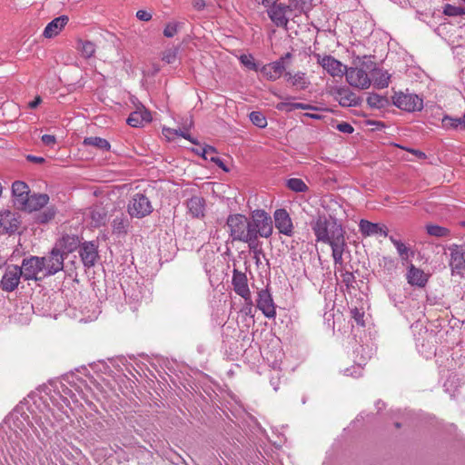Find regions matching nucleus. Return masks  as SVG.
<instances>
[{
	"label": "nucleus",
	"instance_id": "38",
	"mask_svg": "<svg viewBox=\"0 0 465 465\" xmlns=\"http://www.w3.org/2000/svg\"><path fill=\"white\" fill-rule=\"evenodd\" d=\"M442 124L445 128H452V129H465V124L462 120V117L452 118L450 116H445L442 119Z\"/></svg>",
	"mask_w": 465,
	"mask_h": 465
},
{
	"label": "nucleus",
	"instance_id": "19",
	"mask_svg": "<svg viewBox=\"0 0 465 465\" xmlns=\"http://www.w3.org/2000/svg\"><path fill=\"white\" fill-rule=\"evenodd\" d=\"M232 284L233 291L244 300H248L251 295V291L248 286L247 276L236 269L233 270Z\"/></svg>",
	"mask_w": 465,
	"mask_h": 465
},
{
	"label": "nucleus",
	"instance_id": "12",
	"mask_svg": "<svg viewBox=\"0 0 465 465\" xmlns=\"http://www.w3.org/2000/svg\"><path fill=\"white\" fill-rule=\"evenodd\" d=\"M292 9L289 5L282 4V3H272L270 7L267 10L268 16L272 20V22L278 27H286L289 19L287 17V13L291 12Z\"/></svg>",
	"mask_w": 465,
	"mask_h": 465
},
{
	"label": "nucleus",
	"instance_id": "60",
	"mask_svg": "<svg viewBox=\"0 0 465 465\" xmlns=\"http://www.w3.org/2000/svg\"><path fill=\"white\" fill-rule=\"evenodd\" d=\"M42 102V98L40 96H36L32 102L28 104V106L31 109L36 108Z\"/></svg>",
	"mask_w": 465,
	"mask_h": 465
},
{
	"label": "nucleus",
	"instance_id": "55",
	"mask_svg": "<svg viewBox=\"0 0 465 465\" xmlns=\"http://www.w3.org/2000/svg\"><path fill=\"white\" fill-rule=\"evenodd\" d=\"M294 104V103H286V102H282V103H279L277 105H276V108L280 111H286V112H292L293 110H295V108H292L291 105Z\"/></svg>",
	"mask_w": 465,
	"mask_h": 465
},
{
	"label": "nucleus",
	"instance_id": "17",
	"mask_svg": "<svg viewBox=\"0 0 465 465\" xmlns=\"http://www.w3.org/2000/svg\"><path fill=\"white\" fill-rule=\"evenodd\" d=\"M20 225L19 217L9 210L0 212V233L15 232Z\"/></svg>",
	"mask_w": 465,
	"mask_h": 465
},
{
	"label": "nucleus",
	"instance_id": "48",
	"mask_svg": "<svg viewBox=\"0 0 465 465\" xmlns=\"http://www.w3.org/2000/svg\"><path fill=\"white\" fill-rule=\"evenodd\" d=\"M390 76L387 73H381V76L379 79L374 80V84L379 88L387 87L389 84Z\"/></svg>",
	"mask_w": 465,
	"mask_h": 465
},
{
	"label": "nucleus",
	"instance_id": "43",
	"mask_svg": "<svg viewBox=\"0 0 465 465\" xmlns=\"http://www.w3.org/2000/svg\"><path fill=\"white\" fill-rule=\"evenodd\" d=\"M55 212L54 208H46L36 215V222L39 223H46L54 218Z\"/></svg>",
	"mask_w": 465,
	"mask_h": 465
},
{
	"label": "nucleus",
	"instance_id": "51",
	"mask_svg": "<svg viewBox=\"0 0 465 465\" xmlns=\"http://www.w3.org/2000/svg\"><path fill=\"white\" fill-rule=\"evenodd\" d=\"M336 128L338 131L344 134H351L354 131L353 127L346 122H341L338 124Z\"/></svg>",
	"mask_w": 465,
	"mask_h": 465
},
{
	"label": "nucleus",
	"instance_id": "14",
	"mask_svg": "<svg viewBox=\"0 0 465 465\" xmlns=\"http://www.w3.org/2000/svg\"><path fill=\"white\" fill-rule=\"evenodd\" d=\"M331 94L343 107L357 106L361 103L360 97L345 86L333 87Z\"/></svg>",
	"mask_w": 465,
	"mask_h": 465
},
{
	"label": "nucleus",
	"instance_id": "57",
	"mask_svg": "<svg viewBox=\"0 0 465 465\" xmlns=\"http://www.w3.org/2000/svg\"><path fill=\"white\" fill-rule=\"evenodd\" d=\"M352 317L355 319L358 324L363 325V313L361 312L358 309H354L351 311Z\"/></svg>",
	"mask_w": 465,
	"mask_h": 465
},
{
	"label": "nucleus",
	"instance_id": "49",
	"mask_svg": "<svg viewBox=\"0 0 465 465\" xmlns=\"http://www.w3.org/2000/svg\"><path fill=\"white\" fill-rule=\"evenodd\" d=\"M244 301H245V303L242 306V308L241 309V312L244 313L247 316L253 317V314H252V301L251 295L249 296L248 300H244Z\"/></svg>",
	"mask_w": 465,
	"mask_h": 465
},
{
	"label": "nucleus",
	"instance_id": "24",
	"mask_svg": "<svg viewBox=\"0 0 465 465\" xmlns=\"http://www.w3.org/2000/svg\"><path fill=\"white\" fill-rule=\"evenodd\" d=\"M152 121L151 113L143 106L137 108L134 112L131 113L127 118V124L132 127H142L145 124Z\"/></svg>",
	"mask_w": 465,
	"mask_h": 465
},
{
	"label": "nucleus",
	"instance_id": "25",
	"mask_svg": "<svg viewBox=\"0 0 465 465\" xmlns=\"http://www.w3.org/2000/svg\"><path fill=\"white\" fill-rule=\"evenodd\" d=\"M69 17L67 15H60L47 24L45 26L43 35L45 38H53L56 36L67 25Z\"/></svg>",
	"mask_w": 465,
	"mask_h": 465
},
{
	"label": "nucleus",
	"instance_id": "29",
	"mask_svg": "<svg viewBox=\"0 0 465 465\" xmlns=\"http://www.w3.org/2000/svg\"><path fill=\"white\" fill-rule=\"evenodd\" d=\"M189 213L193 217L199 218L204 215L205 201L201 196H193L186 203Z\"/></svg>",
	"mask_w": 465,
	"mask_h": 465
},
{
	"label": "nucleus",
	"instance_id": "8",
	"mask_svg": "<svg viewBox=\"0 0 465 465\" xmlns=\"http://www.w3.org/2000/svg\"><path fill=\"white\" fill-rule=\"evenodd\" d=\"M344 74L346 76L347 83L352 87L367 89L371 85V79L367 72L362 68L346 67V73Z\"/></svg>",
	"mask_w": 465,
	"mask_h": 465
},
{
	"label": "nucleus",
	"instance_id": "26",
	"mask_svg": "<svg viewBox=\"0 0 465 465\" xmlns=\"http://www.w3.org/2000/svg\"><path fill=\"white\" fill-rule=\"evenodd\" d=\"M49 201V196L45 193H35L28 196L26 204L21 207V210L34 212L45 207Z\"/></svg>",
	"mask_w": 465,
	"mask_h": 465
},
{
	"label": "nucleus",
	"instance_id": "50",
	"mask_svg": "<svg viewBox=\"0 0 465 465\" xmlns=\"http://www.w3.org/2000/svg\"><path fill=\"white\" fill-rule=\"evenodd\" d=\"M342 282L346 286H351L355 282V277L351 272H345L341 273Z\"/></svg>",
	"mask_w": 465,
	"mask_h": 465
},
{
	"label": "nucleus",
	"instance_id": "18",
	"mask_svg": "<svg viewBox=\"0 0 465 465\" xmlns=\"http://www.w3.org/2000/svg\"><path fill=\"white\" fill-rule=\"evenodd\" d=\"M79 254L84 265L91 268L98 259L97 245L94 242H85L80 246Z\"/></svg>",
	"mask_w": 465,
	"mask_h": 465
},
{
	"label": "nucleus",
	"instance_id": "13",
	"mask_svg": "<svg viewBox=\"0 0 465 465\" xmlns=\"http://www.w3.org/2000/svg\"><path fill=\"white\" fill-rule=\"evenodd\" d=\"M274 224L280 233L292 237L294 226L292 218L285 209H277L273 213Z\"/></svg>",
	"mask_w": 465,
	"mask_h": 465
},
{
	"label": "nucleus",
	"instance_id": "27",
	"mask_svg": "<svg viewBox=\"0 0 465 465\" xmlns=\"http://www.w3.org/2000/svg\"><path fill=\"white\" fill-rule=\"evenodd\" d=\"M407 280L412 286L424 287L428 282V275L422 270L411 264L407 272Z\"/></svg>",
	"mask_w": 465,
	"mask_h": 465
},
{
	"label": "nucleus",
	"instance_id": "1",
	"mask_svg": "<svg viewBox=\"0 0 465 465\" xmlns=\"http://www.w3.org/2000/svg\"><path fill=\"white\" fill-rule=\"evenodd\" d=\"M316 241L327 243L331 247V256L335 266L343 265V253L347 249L345 231L337 219L326 215H319L311 223Z\"/></svg>",
	"mask_w": 465,
	"mask_h": 465
},
{
	"label": "nucleus",
	"instance_id": "59",
	"mask_svg": "<svg viewBox=\"0 0 465 465\" xmlns=\"http://www.w3.org/2000/svg\"><path fill=\"white\" fill-rule=\"evenodd\" d=\"M27 160L35 163H43L45 162V159L40 156H35V155H27Z\"/></svg>",
	"mask_w": 465,
	"mask_h": 465
},
{
	"label": "nucleus",
	"instance_id": "9",
	"mask_svg": "<svg viewBox=\"0 0 465 465\" xmlns=\"http://www.w3.org/2000/svg\"><path fill=\"white\" fill-rule=\"evenodd\" d=\"M41 258L45 259V275L51 276L64 269V262L66 257L58 251V248L54 247L47 256Z\"/></svg>",
	"mask_w": 465,
	"mask_h": 465
},
{
	"label": "nucleus",
	"instance_id": "42",
	"mask_svg": "<svg viewBox=\"0 0 465 465\" xmlns=\"http://www.w3.org/2000/svg\"><path fill=\"white\" fill-rule=\"evenodd\" d=\"M249 118L251 122L259 128H264L267 125V119L261 112H252Z\"/></svg>",
	"mask_w": 465,
	"mask_h": 465
},
{
	"label": "nucleus",
	"instance_id": "54",
	"mask_svg": "<svg viewBox=\"0 0 465 465\" xmlns=\"http://www.w3.org/2000/svg\"><path fill=\"white\" fill-rule=\"evenodd\" d=\"M136 17L141 21H150L152 19V15L145 10H138L136 12Z\"/></svg>",
	"mask_w": 465,
	"mask_h": 465
},
{
	"label": "nucleus",
	"instance_id": "52",
	"mask_svg": "<svg viewBox=\"0 0 465 465\" xmlns=\"http://www.w3.org/2000/svg\"><path fill=\"white\" fill-rule=\"evenodd\" d=\"M41 141L42 143L45 144V145H47V146H54V143H56V138L54 135H52V134H44L42 137H41Z\"/></svg>",
	"mask_w": 465,
	"mask_h": 465
},
{
	"label": "nucleus",
	"instance_id": "45",
	"mask_svg": "<svg viewBox=\"0 0 465 465\" xmlns=\"http://www.w3.org/2000/svg\"><path fill=\"white\" fill-rule=\"evenodd\" d=\"M443 14L448 16H459L465 14L463 7L446 4L443 7Z\"/></svg>",
	"mask_w": 465,
	"mask_h": 465
},
{
	"label": "nucleus",
	"instance_id": "6",
	"mask_svg": "<svg viewBox=\"0 0 465 465\" xmlns=\"http://www.w3.org/2000/svg\"><path fill=\"white\" fill-rule=\"evenodd\" d=\"M153 205L144 194L135 193L128 203L127 211L131 217L142 219L152 213Z\"/></svg>",
	"mask_w": 465,
	"mask_h": 465
},
{
	"label": "nucleus",
	"instance_id": "4",
	"mask_svg": "<svg viewBox=\"0 0 465 465\" xmlns=\"http://www.w3.org/2000/svg\"><path fill=\"white\" fill-rule=\"evenodd\" d=\"M449 267L452 275L465 274V243H452L447 247Z\"/></svg>",
	"mask_w": 465,
	"mask_h": 465
},
{
	"label": "nucleus",
	"instance_id": "58",
	"mask_svg": "<svg viewBox=\"0 0 465 465\" xmlns=\"http://www.w3.org/2000/svg\"><path fill=\"white\" fill-rule=\"evenodd\" d=\"M250 252L253 254V259L255 260L256 264L258 265L261 262L260 256H264V252L262 250V242H261V249L259 252H255L253 249H250Z\"/></svg>",
	"mask_w": 465,
	"mask_h": 465
},
{
	"label": "nucleus",
	"instance_id": "7",
	"mask_svg": "<svg viewBox=\"0 0 465 465\" xmlns=\"http://www.w3.org/2000/svg\"><path fill=\"white\" fill-rule=\"evenodd\" d=\"M45 259L38 256H31L24 259L20 270L25 280H37V274L45 269Z\"/></svg>",
	"mask_w": 465,
	"mask_h": 465
},
{
	"label": "nucleus",
	"instance_id": "32",
	"mask_svg": "<svg viewBox=\"0 0 465 465\" xmlns=\"http://www.w3.org/2000/svg\"><path fill=\"white\" fill-rule=\"evenodd\" d=\"M83 144L86 146H93L105 152H108L111 149V144L106 139L97 136L85 137Z\"/></svg>",
	"mask_w": 465,
	"mask_h": 465
},
{
	"label": "nucleus",
	"instance_id": "41",
	"mask_svg": "<svg viewBox=\"0 0 465 465\" xmlns=\"http://www.w3.org/2000/svg\"><path fill=\"white\" fill-rule=\"evenodd\" d=\"M241 64L249 70L257 72L259 69L258 64L255 63L253 56L251 54H243L239 56Z\"/></svg>",
	"mask_w": 465,
	"mask_h": 465
},
{
	"label": "nucleus",
	"instance_id": "63",
	"mask_svg": "<svg viewBox=\"0 0 465 465\" xmlns=\"http://www.w3.org/2000/svg\"><path fill=\"white\" fill-rule=\"evenodd\" d=\"M292 58V54L291 53H286L284 55L281 56L278 60H282V65H285V61L287 59H291Z\"/></svg>",
	"mask_w": 465,
	"mask_h": 465
},
{
	"label": "nucleus",
	"instance_id": "33",
	"mask_svg": "<svg viewBox=\"0 0 465 465\" xmlns=\"http://www.w3.org/2000/svg\"><path fill=\"white\" fill-rule=\"evenodd\" d=\"M106 211L102 206H94L90 210V217L92 219V223L95 227H99L101 225L105 224L106 223Z\"/></svg>",
	"mask_w": 465,
	"mask_h": 465
},
{
	"label": "nucleus",
	"instance_id": "30",
	"mask_svg": "<svg viewBox=\"0 0 465 465\" xmlns=\"http://www.w3.org/2000/svg\"><path fill=\"white\" fill-rule=\"evenodd\" d=\"M112 227H113V233L117 234V235H125V234H127L128 231L131 227L130 219L124 214H121L120 216H116L113 220Z\"/></svg>",
	"mask_w": 465,
	"mask_h": 465
},
{
	"label": "nucleus",
	"instance_id": "36",
	"mask_svg": "<svg viewBox=\"0 0 465 465\" xmlns=\"http://www.w3.org/2000/svg\"><path fill=\"white\" fill-rule=\"evenodd\" d=\"M179 51V46L165 49L162 54V60L168 64H174L178 60Z\"/></svg>",
	"mask_w": 465,
	"mask_h": 465
},
{
	"label": "nucleus",
	"instance_id": "5",
	"mask_svg": "<svg viewBox=\"0 0 465 465\" xmlns=\"http://www.w3.org/2000/svg\"><path fill=\"white\" fill-rule=\"evenodd\" d=\"M392 103L401 110L413 113L423 109V99L416 94L399 92L392 96Z\"/></svg>",
	"mask_w": 465,
	"mask_h": 465
},
{
	"label": "nucleus",
	"instance_id": "62",
	"mask_svg": "<svg viewBox=\"0 0 465 465\" xmlns=\"http://www.w3.org/2000/svg\"><path fill=\"white\" fill-rule=\"evenodd\" d=\"M125 296L129 297L130 300L131 299L134 300L135 304L140 302V298H141L139 294H130L129 292L127 293L125 292Z\"/></svg>",
	"mask_w": 465,
	"mask_h": 465
},
{
	"label": "nucleus",
	"instance_id": "10",
	"mask_svg": "<svg viewBox=\"0 0 465 465\" xmlns=\"http://www.w3.org/2000/svg\"><path fill=\"white\" fill-rule=\"evenodd\" d=\"M318 64L332 77H342L346 73V65L331 55L317 54Z\"/></svg>",
	"mask_w": 465,
	"mask_h": 465
},
{
	"label": "nucleus",
	"instance_id": "47",
	"mask_svg": "<svg viewBox=\"0 0 465 465\" xmlns=\"http://www.w3.org/2000/svg\"><path fill=\"white\" fill-rule=\"evenodd\" d=\"M197 153L203 157L205 160L210 161V157L216 156V150L211 145H205L201 149V152H197Z\"/></svg>",
	"mask_w": 465,
	"mask_h": 465
},
{
	"label": "nucleus",
	"instance_id": "44",
	"mask_svg": "<svg viewBox=\"0 0 465 465\" xmlns=\"http://www.w3.org/2000/svg\"><path fill=\"white\" fill-rule=\"evenodd\" d=\"M380 266L382 267L385 271H387L389 273H392L395 272L397 268V262L395 259L391 257L384 256L381 260H380Z\"/></svg>",
	"mask_w": 465,
	"mask_h": 465
},
{
	"label": "nucleus",
	"instance_id": "53",
	"mask_svg": "<svg viewBox=\"0 0 465 465\" xmlns=\"http://www.w3.org/2000/svg\"><path fill=\"white\" fill-rule=\"evenodd\" d=\"M291 106L295 109L312 110V111L318 110V107L311 105L309 104H303V103H294V104H292Z\"/></svg>",
	"mask_w": 465,
	"mask_h": 465
},
{
	"label": "nucleus",
	"instance_id": "28",
	"mask_svg": "<svg viewBox=\"0 0 465 465\" xmlns=\"http://www.w3.org/2000/svg\"><path fill=\"white\" fill-rule=\"evenodd\" d=\"M284 77L287 82H289L292 87L297 90H305L311 84L310 80L306 76V74L303 72H297L292 74L290 72H285Z\"/></svg>",
	"mask_w": 465,
	"mask_h": 465
},
{
	"label": "nucleus",
	"instance_id": "56",
	"mask_svg": "<svg viewBox=\"0 0 465 465\" xmlns=\"http://www.w3.org/2000/svg\"><path fill=\"white\" fill-rule=\"evenodd\" d=\"M210 161L214 163L218 167H220L223 171H225V172L229 171L228 168L226 167L225 163H223V161L220 157H218V156H212V157H210Z\"/></svg>",
	"mask_w": 465,
	"mask_h": 465
},
{
	"label": "nucleus",
	"instance_id": "22",
	"mask_svg": "<svg viewBox=\"0 0 465 465\" xmlns=\"http://www.w3.org/2000/svg\"><path fill=\"white\" fill-rule=\"evenodd\" d=\"M360 232L362 236L369 237L375 234H381L384 237L389 236V230L386 225L381 223H374L367 220H361L359 223Z\"/></svg>",
	"mask_w": 465,
	"mask_h": 465
},
{
	"label": "nucleus",
	"instance_id": "34",
	"mask_svg": "<svg viewBox=\"0 0 465 465\" xmlns=\"http://www.w3.org/2000/svg\"><path fill=\"white\" fill-rule=\"evenodd\" d=\"M77 49L84 58H90L94 54L96 47L95 45L91 41L79 40Z\"/></svg>",
	"mask_w": 465,
	"mask_h": 465
},
{
	"label": "nucleus",
	"instance_id": "64",
	"mask_svg": "<svg viewBox=\"0 0 465 465\" xmlns=\"http://www.w3.org/2000/svg\"><path fill=\"white\" fill-rule=\"evenodd\" d=\"M278 0H261L263 5H270L272 3L277 2Z\"/></svg>",
	"mask_w": 465,
	"mask_h": 465
},
{
	"label": "nucleus",
	"instance_id": "39",
	"mask_svg": "<svg viewBox=\"0 0 465 465\" xmlns=\"http://www.w3.org/2000/svg\"><path fill=\"white\" fill-rule=\"evenodd\" d=\"M287 186L295 193H304L308 191L306 183L299 178H291L287 181Z\"/></svg>",
	"mask_w": 465,
	"mask_h": 465
},
{
	"label": "nucleus",
	"instance_id": "37",
	"mask_svg": "<svg viewBox=\"0 0 465 465\" xmlns=\"http://www.w3.org/2000/svg\"><path fill=\"white\" fill-rule=\"evenodd\" d=\"M367 104L372 108H382L387 104V99L378 94H370L367 97Z\"/></svg>",
	"mask_w": 465,
	"mask_h": 465
},
{
	"label": "nucleus",
	"instance_id": "16",
	"mask_svg": "<svg viewBox=\"0 0 465 465\" xmlns=\"http://www.w3.org/2000/svg\"><path fill=\"white\" fill-rule=\"evenodd\" d=\"M257 308L262 311L265 317L269 319L275 318L276 308L268 289L261 290L258 292Z\"/></svg>",
	"mask_w": 465,
	"mask_h": 465
},
{
	"label": "nucleus",
	"instance_id": "23",
	"mask_svg": "<svg viewBox=\"0 0 465 465\" xmlns=\"http://www.w3.org/2000/svg\"><path fill=\"white\" fill-rule=\"evenodd\" d=\"M284 71L285 65H282V60H276L260 68L262 76L269 81H276L282 75Z\"/></svg>",
	"mask_w": 465,
	"mask_h": 465
},
{
	"label": "nucleus",
	"instance_id": "20",
	"mask_svg": "<svg viewBox=\"0 0 465 465\" xmlns=\"http://www.w3.org/2000/svg\"><path fill=\"white\" fill-rule=\"evenodd\" d=\"M80 247V239L75 234H64L55 243L54 248L63 252L66 257Z\"/></svg>",
	"mask_w": 465,
	"mask_h": 465
},
{
	"label": "nucleus",
	"instance_id": "15",
	"mask_svg": "<svg viewBox=\"0 0 465 465\" xmlns=\"http://www.w3.org/2000/svg\"><path fill=\"white\" fill-rule=\"evenodd\" d=\"M32 419L34 422L43 430V432L47 435L51 432V428L53 427V413L50 408L44 404V408L39 411V412H35L34 410L31 411Z\"/></svg>",
	"mask_w": 465,
	"mask_h": 465
},
{
	"label": "nucleus",
	"instance_id": "61",
	"mask_svg": "<svg viewBox=\"0 0 465 465\" xmlns=\"http://www.w3.org/2000/svg\"><path fill=\"white\" fill-rule=\"evenodd\" d=\"M303 117L314 119V120H320L322 119V115L318 114H312V113H305L302 114Z\"/></svg>",
	"mask_w": 465,
	"mask_h": 465
},
{
	"label": "nucleus",
	"instance_id": "40",
	"mask_svg": "<svg viewBox=\"0 0 465 465\" xmlns=\"http://www.w3.org/2000/svg\"><path fill=\"white\" fill-rule=\"evenodd\" d=\"M193 126V120L190 119V122L188 124V128H186L185 130H182V129H178V130H174V129H170V128H167V129H163V132L165 133H168V134H174L176 135H179V136H182L183 137L184 139L190 141L192 143H194L196 144L197 142L191 136V134L188 133V130Z\"/></svg>",
	"mask_w": 465,
	"mask_h": 465
},
{
	"label": "nucleus",
	"instance_id": "11",
	"mask_svg": "<svg viewBox=\"0 0 465 465\" xmlns=\"http://www.w3.org/2000/svg\"><path fill=\"white\" fill-rule=\"evenodd\" d=\"M21 277L23 276L22 271L20 270V266H7L0 282L1 289L8 292L15 291L20 282Z\"/></svg>",
	"mask_w": 465,
	"mask_h": 465
},
{
	"label": "nucleus",
	"instance_id": "46",
	"mask_svg": "<svg viewBox=\"0 0 465 465\" xmlns=\"http://www.w3.org/2000/svg\"><path fill=\"white\" fill-rule=\"evenodd\" d=\"M178 26L179 23H168L163 29V35L168 38L174 36L178 32Z\"/></svg>",
	"mask_w": 465,
	"mask_h": 465
},
{
	"label": "nucleus",
	"instance_id": "3",
	"mask_svg": "<svg viewBox=\"0 0 465 465\" xmlns=\"http://www.w3.org/2000/svg\"><path fill=\"white\" fill-rule=\"evenodd\" d=\"M226 224L232 241L245 242L249 245V219L242 214H230Z\"/></svg>",
	"mask_w": 465,
	"mask_h": 465
},
{
	"label": "nucleus",
	"instance_id": "31",
	"mask_svg": "<svg viewBox=\"0 0 465 465\" xmlns=\"http://www.w3.org/2000/svg\"><path fill=\"white\" fill-rule=\"evenodd\" d=\"M390 241L395 246L399 256L402 262H407L410 256H413V252L401 240L396 239L394 236H389Z\"/></svg>",
	"mask_w": 465,
	"mask_h": 465
},
{
	"label": "nucleus",
	"instance_id": "21",
	"mask_svg": "<svg viewBox=\"0 0 465 465\" xmlns=\"http://www.w3.org/2000/svg\"><path fill=\"white\" fill-rule=\"evenodd\" d=\"M12 195L15 205L21 209L24 204H26L25 203L30 195L29 186L23 181L14 182L12 184Z\"/></svg>",
	"mask_w": 465,
	"mask_h": 465
},
{
	"label": "nucleus",
	"instance_id": "35",
	"mask_svg": "<svg viewBox=\"0 0 465 465\" xmlns=\"http://www.w3.org/2000/svg\"><path fill=\"white\" fill-rule=\"evenodd\" d=\"M426 231L430 236L438 238L449 237L450 235V231L448 228L436 224H427Z\"/></svg>",
	"mask_w": 465,
	"mask_h": 465
},
{
	"label": "nucleus",
	"instance_id": "2",
	"mask_svg": "<svg viewBox=\"0 0 465 465\" xmlns=\"http://www.w3.org/2000/svg\"><path fill=\"white\" fill-rule=\"evenodd\" d=\"M249 249L259 252L261 241L259 237L269 238L273 232L272 217L264 210H255L249 219Z\"/></svg>",
	"mask_w": 465,
	"mask_h": 465
}]
</instances>
